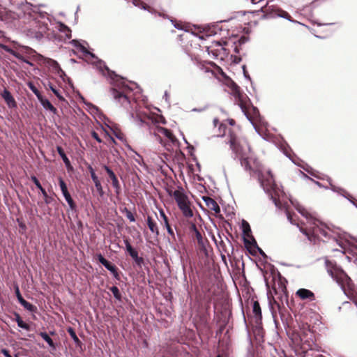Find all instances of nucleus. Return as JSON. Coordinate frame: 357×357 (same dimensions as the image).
Returning <instances> with one entry per match:
<instances>
[{
  "mask_svg": "<svg viewBox=\"0 0 357 357\" xmlns=\"http://www.w3.org/2000/svg\"><path fill=\"white\" fill-rule=\"evenodd\" d=\"M40 192L42 193L44 197L45 204H50L53 201V198L47 195L45 189L43 190Z\"/></svg>",
  "mask_w": 357,
  "mask_h": 357,
  "instance_id": "nucleus-46",
  "label": "nucleus"
},
{
  "mask_svg": "<svg viewBox=\"0 0 357 357\" xmlns=\"http://www.w3.org/2000/svg\"><path fill=\"white\" fill-rule=\"evenodd\" d=\"M268 1H266V6H267L266 7L265 9L264 8L263 6L261 7L260 10L262 13H264L263 17L272 18V17H280L287 19V20H289L291 22L298 23V24H301V23L298 22V21L292 20L291 16L289 15V14L288 13H287L286 11H284L281 9L275 8L273 6H268ZM302 25H304V24H302Z\"/></svg>",
  "mask_w": 357,
  "mask_h": 357,
  "instance_id": "nucleus-10",
  "label": "nucleus"
},
{
  "mask_svg": "<svg viewBox=\"0 0 357 357\" xmlns=\"http://www.w3.org/2000/svg\"><path fill=\"white\" fill-rule=\"evenodd\" d=\"M313 224L314 227L312 231H308L302 227L299 228L300 231L303 233L310 242L315 244L319 238V235H321L326 238H331L329 229L325 224L319 220H315Z\"/></svg>",
  "mask_w": 357,
  "mask_h": 357,
  "instance_id": "nucleus-6",
  "label": "nucleus"
},
{
  "mask_svg": "<svg viewBox=\"0 0 357 357\" xmlns=\"http://www.w3.org/2000/svg\"><path fill=\"white\" fill-rule=\"evenodd\" d=\"M243 240L248 250H254V244L252 243V241L255 239L252 235L250 236H243Z\"/></svg>",
  "mask_w": 357,
  "mask_h": 357,
  "instance_id": "nucleus-36",
  "label": "nucleus"
},
{
  "mask_svg": "<svg viewBox=\"0 0 357 357\" xmlns=\"http://www.w3.org/2000/svg\"><path fill=\"white\" fill-rule=\"evenodd\" d=\"M1 354L5 356V357H12V356L10 355V351L8 349H1Z\"/></svg>",
  "mask_w": 357,
  "mask_h": 357,
  "instance_id": "nucleus-64",
  "label": "nucleus"
},
{
  "mask_svg": "<svg viewBox=\"0 0 357 357\" xmlns=\"http://www.w3.org/2000/svg\"><path fill=\"white\" fill-rule=\"evenodd\" d=\"M70 44L77 48L80 52L82 47H85L79 40L74 39L70 41Z\"/></svg>",
  "mask_w": 357,
  "mask_h": 357,
  "instance_id": "nucleus-52",
  "label": "nucleus"
},
{
  "mask_svg": "<svg viewBox=\"0 0 357 357\" xmlns=\"http://www.w3.org/2000/svg\"><path fill=\"white\" fill-rule=\"evenodd\" d=\"M325 266L330 276L336 281L340 286L344 294L353 302L357 307V289L354 288V284L351 279L347 275L344 270L337 265L336 262L325 259Z\"/></svg>",
  "mask_w": 357,
  "mask_h": 357,
  "instance_id": "nucleus-2",
  "label": "nucleus"
},
{
  "mask_svg": "<svg viewBox=\"0 0 357 357\" xmlns=\"http://www.w3.org/2000/svg\"><path fill=\"white\" fill-rule=\"evenodd\" d=\"M146 223L150 231L158 236L159 235V230L157 224L151 216L147 217Z\"/></svg>",
  "mask_w": 357,
  "mask_h": 357,
  "instance_id": "nucleus-32",
  "label": "nucleus"
},
{
  "mask_svg": "<svg viewBox=\"0 0 357 357\" xmlns=\"http://www.w3.org/2000/svg\"><path fill=\"white\" fill-rule=\"evenodd\" d=\"M31 180L33 181V183L35 184L36 187L41 192L45 188H43L41 183H40L39 180L35 175H31L30 177Z\"/></svg>",
  "mask_w": 357,
  "mask_h": 357,
  "instance_id": "nucleus-44",
  "label": "nucleus"
},
{
  "mask_svg": "<svg viewBox=\"0 0 357 357\" xmlns=\"http://www.w3.org/2000/svg\"><path fill=\"white\" fill-rule=\"evenodd\" d=\"M67 332L68 333L70 337L73 339L74 343L75 344L77 347L82 348L83 344L82 341L78 338L76 335L75 331L72 327H68L67 328Z\"/></svg>",
  "mask_w": 357,
  "mask_h": 357,
  "instance_id": "nucleus-30",
  "label": "nucleus"
},
{
  "mask_svg": "<svg viewBox=\"0 0 357 357\" xmlns=\"http://www.w3.org/2000/svg\"><path fill=\"white\" fill-rule=\"evenodd\" d=\"M59 185L61 190L62 195L65 198V200L68 203L69 208L71 211L76 212L77 209V206L73 199L72 198L68 190L67 185L62 177L58 178Z\"/></svg>",
  "mask_w": 357,
  "mask_h": 357,
  "instance_id": "nucleus-13",
  "label": "nucleus"
},
{
  "mask_svg": "<svg viewBox=\"0 0 357 357\" xmlns=\"http://www.w3.org/2000/svg\"><path fill=\"white\" fill-rule=\"evenodd\" d=\"M56 151H57L58 154L59 155V156L61 157V158L62 159L63 162H66V160H68L69 159L68 158V156L66 155L63 149L61 146H57Z\"/></svg>",
  "mask_w": 357,
  "mask_h": 357,
  "instance_id": "nucleus-43",
  "label": "nucleus"
},
{
  "mask_svg": "<svg viewBox=\"0 0 357 357\" xmlns=\"http://www.w3.org/2000/svg\"><path fill=\"white\" fill-rule=\"evenodd\" d=\"M92 181L94 183L95 187H96V190L98 192L99 195L100 197H102L104 195L105 192L103 191L102 184L98 178V177L93 179Z\"/></svg>",
  "mask_w": 357,
  "mask_h": 357,
  "instance_id": "nucleus-38",
  "label": "nucleus"
},
{
  "mask_svg": "<svg viewBox=\"0 0 357 357\" xmlns=\"http://www.w3.org/2000/svg\"><path fill=\"white\" fill-rule=\"evenodd\" d=\"M111 130L112 131L113 134L114 135V136L118 139H119L120 141H123L125 139L124 138V135L121 132V131H119V130H114L112 128H111Z\"/></svg>",
  "mask_w": 357,
  "mask_h": 357,
  "instance_id": "nucleus-50",
  "label": "nucleus"
},
{
  "mask_svg": "<svg viewBox=\"0 0 357 357\" xmlns=\"http://www.w3.org/2000/svg\"><path fill=\"white\" fill-rule=\"evenodd\" d=\"M229 137V143L232 152L235 155L234 159H238L241 165L245 171H251L252 167L248 158V153L250 151V146L246 142H244V144H241L238 138L232 133H230Z\"/></svg>",
  "mask_w": 357,
  "mask_h": 357,
  "instance_id": "nucleus-4",
  "label": "nucleus"
},
{
  "mask_svg": "<svg viewBox=\"0 0 357 357\" xmlns=\"http://www.w3.org/2000/svg\"><path fill=\"white\" fill-rule=\"evenodd\" d=\"M41 104V105L43 107V108L46 110H49L52 112L53 114H56L57 109L55 107L53 106V105L51 103V102L44 98L43 96L38 99Z\"/></svg>",
  "mask_w": 357,
  "mask_h": 357,
  "instance_id": "nucleus-26",
  "label": "nucleus"
},
{
  "mask_svg": "<svg viewBox=\"0 0 357 357\" xmlns=\"http://www.w3.org/2000/svg\"><path fill=\"white\" fill-rule=\"evenodd\" d=\"M96 257L98 262L108 270L116 280H120L119 269L115 264L105 259L101 253L96 254Z\"/></svg>",
  "mask_w": 357,
  "mask_h": 357,
  "instance_id": "nucleus-12",
  "label": "nucleus"
},
{
  "mask_svg": "<svg viewBox=\"0 0 357 357\" xmlns=\"http://www.w3.org/2000/svg\"><path fill=\"white\" fill-rule=\"evenodd\" d=\"M252 243L254 244V250H248V252L252 255L255 256L257 252H258L264 259L268 258V256L263 251V250L258 246L256 240H253Z\"/></svg>",
  "mask_w": 357,
  "mask_h": 357,
  "instance_id": "nucleus-31",
  "label": "nucleus"
},
{
  "mask_svg": "<svg viewBox=\"0 0 357 357\" xmlns=\"http://www.w3.org/2000/svg\"><path fill=\"white\" fill-rule=\"evenodd\" d=\"M1 95L9 107H17V102L15 98H13L11 93L6 88H4Z\"/></svg>",
  "mask_w": 357,
  "mask_h": 357,
  "instance_id": "nucleus-22",
  "label": "nucleus"
},
{
  "mask_svg": "<svg viewBox=\"0 0 357 357\" xmlns=\"http://www.w3.org/2000/svg\"><path fill=\"white\" fill-rule=\"evenodd\" d=\"M272 315H273V320H274V323H275V327L278 328L279 327L280 323H279V321L278 319L277 314L272 312Z\"/></svg>",
  "mask_w": 357,
  "mask_h": 357,
  "instance_id": "nucleus-63",
  "label": "nucleus"
},
{
  "mask_svg": "<svg viewBox=\"0 0 357 357\" xmlns=\"http://www.w3.org/2000/svg\"><path fill=\"white\" fill-rule=\"evenodd\" d=\"M0 48L3 49L4 51H6L8 53H10L13 56L17 58V59L22 61V62L28 64L30 66H33V63L29 61L27 59H26L23 55H22L20 53L17 52V51H15L11 47H8L6 45H4L1 43H0Z\"/></svg>",
  "mask_w": 357,
  "mask_h": 357,
  "instance_id": "nucleus-19",
  "label": "nucleus"
},
{
  "mask_svg": "<svg viewBox=\"0 0 357 357\" xmlns=\"http://www.w3.org/2000/svg\"><path fill=\"white\" fill-rule=\"evenodd\" d=\"M123 242L126 246V252L134 261V266L138 268H142L145 266V261L144 258L139 256L138 251L131 245L128 238L124 239Z\"/></svg>",
  "mask_w": 357,
  "mask_h": 357,
  "instance_id": "nucleus-11",
  "label": "nucleus"
},
{
  "mask_svg": "<svg viewBox=\"0 0 357 357\" xmlns=\"http://www.w3.org/2000/svg\"><path fill=\"white\" fill-rule=\"evenodd\" d=\"M12 43L13 44V49L15 51H17V52L20 53L22 55L26 54L30 56H34L36 54H38L34 50L28 46L20 45L19 43L16 41H12Z\"/></svg>",
  "mask_w": 357,
  "mask_h": 357,
  "instance_id": "nucleus-18",
  "label": "nucleus"
},
{
  "mask_svg": "<svg viewBox=\"0 0 357 357\" xmlns=\"http://www.w3.org/2000/svg\"><path fill=\"white\" fill-rule=\"evenodd\" d=\"M81 52L84 55H89L91 58L96 59L95 63L96 68L102 75H107L113 82L112 84L116 86L111 89L114 99L121 102L122 105H124L125 103L127 105L130 104L129 93L133 91L135 88L129 86L126 82L124 77L110 70L102 60L98 59L95 54L90 52L86 47H82ZM130 83L135 85V89L137 90L136 93H140L142 91L141 88L137 83L134 82H130Z\"/></svg>",
  "mask_w": 357,
  "mask_h": 357,
  "instance_id": "nucleus-1",
  "label": "nucleus"
},
{
  "mask_svg": "<svg viewBox=\"0 0 357 357\" xmlns=\"http://www.w3.org/2000/svg\"><path fill=\"white\" fill-rule=\"evenodd\" d=\"M241 229L243 232V236H250L252 235V231L249 223L243 220L241 222Z\"/></svg>",
  "mask_w": 357,
  "mask_h": 357,
  "instance_id": "nucleus-35",
  "label": "nucleus"
},
{
  "mask_svg": "<svg viewBox=\"0 0 357 357\" xmlns=\"http://www.w3.org/2000/svg\"><path fill=\"white\" fill-rule=\"evenodd\" d=\"M167 193L169 195L174 197L185 217L192 218L193 216V211L190 208V203L183 188H178V190L174 191L167 190Z\"/></svg>",
  "mask_w": 357,
  "mask_h": 357,
  "instance_id": "nucleus-5",
  "label": "nucleus"
},
{
  "mask_svg": "<svg viewBox=\"0 0 357 357\" xmlns=\"http://www.w3.org/2000/svg\"><path fill=\"white\" fill-rule=\"evenodd\" d=\"M123 211L126 213V218L130 221V222H135V218L132 213L126 207L124 208Z\"/></svg>",
  "mask_w": 357,
  "mask_h": 357,
  "instance_id": "nucleus-48",
  "label": "nucleus"
},
{
  "mask_svg": "<svg viewBox=\"0 0 357 357\" xmlns=\"http://www.w3.org/2000/svg\"><path fill=\"white\" fill-rule=\"evenodd\" d=\"M296 296H298L301 299L305 300L308 299L309 301L314 300V294L307 289L301 288L297 290L296 293Z\"/></svg>",
  "mask_w": 357,
  "mask_h": 357,
  "instance_id": "nucleus-24",
  "label": "nucleus"
},
{
  "mask_svg": "<svg viewBox=\"0 0 357 357\" xmlns=\"http://www.w3.org/2000/svg\"><path fill=\"white\" fill-rule=\"evenodd\" d=\"M230 87L233 91L234 96L238 100V102H243V94L241 91V88L239 87V86L234 82H232Z\"/></svg>",
  "mask_w": 357,
  "mask_h": 357,
  "instance_id": "nucleus-27",
  "label": "nucleus"
},
{
  "mask_svg": "<svg viewBox=\"0 0 357 357\" xmlns=\"http://www.w3.org/2000/svg\"><path fill=\"white\" fill-rule=\"evenodd\" d=\"M46 65L51 68L54 73H56L61 68L59 63L52 59L47 58L45 59Z\"/></svg>",
  "mask_w": 357,
  "mask_h": 357,
  "instance_id": "nucleus-33",
  "label": "nucleus"
},
{
  "mask_svg": "<svg viewBox=\"0 0 357 357\" xmlns=\"http://www.w3.org/2000/svg\"><path fill=\"white\" fill-rule=\"evenodd\" d=\"M242 70H243V73L244 77L246 79H248V81H250V83H251L252 86H253V82L252 81L251 77L250 76L248 72L247 71V68H246V66L245 65H243L242 66ZM252 88L254 89V87H252Z\"/></svg>",
  "mask_w": 357,
  "mask_h": 357,
  "instance_id": "nucleus-49",
  "label": "nucleus"
},
{
  "mask_svg": "<svg viewBox=\"0 0 357 357\" xmlns=\"http://www.w3.org/2000/svg\"><path fill=\"white\" fill-rule=\"evenodd\" d=\"M208 108V106H204L203 107H200V108H193L191 111L192 112H202L204 111H205L206 109Z\"/></svg>",
  "mask_w": 357,
  "mask_h": 357,
  "instance_id": "nucleus-62",
  "label": "nucleus"
},
{
  "mask_svg": "<svg viewBox=\"0 0 357 357\" xmlns=\"http://www.w3.org/2000/svg\"><path fill=\"white\" fill-rule=\"evenodd\" d=\"M286 215H287V220H289V222L291 224L298 226V225L296 222V221L293 218L291 213L287 208H286Z\"/></svg>",
  "mask_w": 357,
  "mask_h": 357,
  "instance_id": "nucleus-55",
  "label": "nucleus"
},
{
  "mask_svg": "<svg viewBox=\"0 0 357 357\" xmlns=\"http://www.w3.org/2000/svg\"><path fill=\"white\" fill-rule=\"evenodd\" d=\"M28 86H29L30 90L36 95V96L37 97L38 99L42 96V94L40 93V92L34 86V84L33 83H31V82L29 83Z\"/></svg>",
  "mask_w": 357,
  "mask_h": 357,
  "instance_id": "nucleus-45",
  "label": "nucleus"
},
{
  "mask_svg": "<svg viewBox=\"0 0 357 357\" xmlns=\"http://www.w3.org/2000/svg\"><path fill=\"white\" fill-rule=\"evenodd\" d=\"M139 120L141 122L142 125L146 124L148 126L149 129L150 130V133L153 135L156 140L158 141L160 144H162V139L160 137V134H162L163 135H165L173 144L178 141L176 137L174 136V135L170 130L166 128L159 126L158 125H151L149 124V123L146 122V121L140 116H139Z\"/></svg>",
  "mask_w": 357,
  "mask_h": 357,
  "instance_id": "nucleus-7",
  "label": "nucleus"
},
{
  "mask_svg": "<svg viewBox=\"0 0 357 357\" xmlns=\"http://www.w3.org/2000/svg\"><path fill=\"white\" fill-rule=\"evenodd\" d=\"M159 123L166 124V120L165 117L162 115L159 116L157 119H151V125H157Z\"/></svg>",
  "mask_w": 357,
  "mask_h": 357,
  "instance_id": "nucleus-47",
  "label": "nucleus"
},
{
  "mask_svg": "<svg viewBox=\"0 0 357 357\" xmlns=\"http://www.w3.org/2000/svg\"><path fill=\"white\" fill-rule=\"evenodd\" d=\"M231 59L234 64H238L242 61L241 56L236 55H231Z\"/></svg>",
  "mask_w": 357,
  "mask_h": 357,
  "instance_id": "nucleus-58",
  "label": "nucleus"
},
{
  "mask_svg": "<svg viewBox=\"0 0 357 357\" xmlns=\"http://www.w3.org/2000/svg\"><path fill=\"white\" fill-rule=\"evenodd\" d=\"M39 335L43 338L44 341H45L51 350L53 351H56V344L54 342L52 339L49 336V335L46 332H40Z\"/></svg>",
  "mask_w": 357,
  "mask_h": 357,
  "instance_id": "nucleus-28",
  "label": "nucleus"
},
{
  "mask_svg": "<svg viewBox=\"0 0 357 357\" xmlns=\"http://www.w3.org/2000/svg\"><path fill=\"white\" fill-rule=\"evenodd\" d=\"M252 321H262L261 309L257 301H252Z\"/></svg>",
  "mask_w": 357,
  "mask_h": 357,
  "instance_id": "nucleus-21",
  "label": "nucleus"
},
{
  "mask_svg": "<svg viewBox=\"0 0 357 357\" xmlns=\"http://www.w3.org/2000/svg\"><path fill=\"white\" fill-rule=\"evenodd\" d=\"M84 103L87 107V110L93 115L100 116L102 115L100 109L93 104L84 101Z\"/></svg>",
  "mask_w": 357,
  "mask_h": 357,
  "instance_id": "nucleus-34",
  "label": "nucleus"
},
{
  "mask_svg": "<svg viewBox=\"0 0 357 357\" xmlns=\"http://www.w3.org/2000/svg\"><path fill=\"white\" fill-rule=\"evenodd\" d=\"M109 290L113 294V296H114V297L115 298L116 300H117V301H119L120 302L122 301V298H123L122 294L120 292L119 289L116 286L111 287L109 288Z\"/></svg>",
  "mask_w": 357,
  "mask_h": 357,
  "instance_id": "nucleus-37",
  "label": "nucleus"
},
{
  "mask_svg": "<svg viewBox=\"0 0 357 357\" xmlns=\"http://www.w3.org/2000/svg\"><path fill=\"white\" fill-rule=\"evenodd\" d=\"M18 327L22 328V329H24L27 331H29L31 330V326L26 324V322H24L22 319L19 321L18 323H17Z\"/></svg>",
  "mask_w": 357,
  "mask_h": 357,
  "instance_id": "nucleus-51",
  "label": "nucleus"
},
{
  "mask_svg": "<svg viewBox=\"0 0 357 357\" xmlns=\"http://www.w3.org/2000/svg\"><path fill=\"white\" fill-rule=\"evenodd\" d=\"M190 230H191L192 231H193V232H194L195 235H196V234H197V232H200V231H199V229H197V226H196V225H195V223H192H192L190 224Z\"/></svg>",
  "mask_w": 357,
  "mask_h": 357,
  "instance_id": "nucleus-61",
  "label": "nucleus"
},
{
  "mask_svg": "<svg viewBox=\"0 0 357 357\" xmlns=\"http://www.w3.org/2000/svg\"><path fill=\"white\" fill-rule=\"evenodd\" d=\"M14 291H15V294L17 297V299L20 303H21L23 301L25 300L21 294V292H20V288H19V286L17 284H15L14 285Z\"/></svg>",
  "mask_w": 357,
  "mask_h": 357,
  "instance_id": "nucleus-42",
  "label": "nucleus"
},
{
  "mask_svg": "<svg viewBox=\"0 0 357 357\" xmlns=\"http://www.w3.org/2000/svg\"><path fill=\"white\" fill-rule=\"evenodd\" d=\"M160 215L161 218L163 220L164 226L165 227H167V226H169L170 224L169 222V219H168L167 216L165 215V212L163 211H160Z\"/></svg>",
  "mask_w": 357,
  "mask_h": 357,
  "instance_id": "nucleus-53",
  "label": "nucleus"
},
{
  "mask_svg": "<svg viewBox=\"0 0 357 357\" xmlns=\"http://www.w3.org/2000/svg\"><path fill=\"white\" fill-rule=\"evenodd\" d=\"M252 332L257 341L259 342L264 341L265 331L262 326V321H252Z\"/></svg>",
  "mask_w": 357,
  "mask_h": 357,
  "instance_id": "nucleus-16",
  "label": "nucleus"
},
{
  "mask_svg": "<svg viewBox=\"0 0 357 357\" xmlns=\"http://www.w3.org/2000/svg\"><path fill=\"white\" fill-rule=\"evenodd\" d=\"M290 202L291 203L295 206L296 209L298 211V212L299 213H301L303 216L305 217V218H308L307 216V212L305 211V209L300 206L298 204V203H296V205L294 204V202H293V200L290 199Z\"/></svg>",
  "mask_w": 357,
  "mask_h": 357,
  "instance_id": "nucleus-41",
  "label": "nucleus"
},
{
  "mask_svg": "<svg viewBox=\"0 0 357 357\" xmlns=\"http://www.w3.org/2000/svg\"><path fill=\"white\" fill-rule=\"evenodd\" d=\"M20 305L31 312H33L36 310V307L26 300L23 301Z\"/></svg>",
  "mask_w": 357,
  "mask_h": 357,
  "instance_id": "nucleus-39",
  "label": "nucleus"
},
{
  "mask_svg": "<svg viewBox=\"0 0 357 357\" xmlns=\"http://www.w3.org/2000/svg\"><path fill=\"white\" fill-rule=\"evenodd\" d=\"M165 228L167 229L168 234L172 237V240L176 241V236H175L174 231L173 229L172 228L171 225L167 226Z\"/></svg>",
  "mask_w": 357,
  "mask_h": 357,
  "instance_id": "nucleus-57",
  "label": "nucleus"
},
{
  "mask_svg": "<svg viewBox=\"0 0 357 357\" xmlns=\"http://www.w3.org/2000/svg\"><path fill=\"white\" fill-rule=\"evenodd\" d=\"M249 40V38L248 37H246L245 36H241L236 42V44H238L239 46L245 44V43H247Z\"/></svg>",
  "mask_w": 357,
  "mask_h": 357,
  "instance_id": "nucleus-56",
  "label": "nucleus"
},
{
  "mask_svg": "<svg viewBox=\"0 0 357 357\" xmlns=\"http://www.w3.org/2000/svg\"><path fill=\"white\" fill-rule=\"evenodd\" d=\"M267 173L268 176L266 178H264V174L261 172H259L258 180L260 185L265 193L269 197L270 199L273 201L275 206L279 209H282L284 206L277 198V196L279 195L278 192L280 191V189L275 183L271 171L268 170Z\"/></svg>",
  "mask_w": 357,
  "mask_h": 357,
  "instance_id": "nucleus-3",
  "label": "nucleus"
},
{
  "mask_svg": "<svg viewBox=\"0 0 357 357\" xmlns=\"http://www.w3.org/2000/svg\"><path fill=\"white\" fill-rule=\"evenodd\" d=\"M43 85L46 89H49L56 96V97L61 101L65 100V98L61 95V91L49 80L47 79L43 82Z\"/></svg>",
  "mask_w": 357,
  "mask_h": 357,
  "instance_id": "nucleus-25",
  "label": "nucleus"
},
{
  "mask_svg": "<svg viewBox=\"0 0 357 357\" xmlns=\"http://www.w3.org/2000/svg\"><path fill=\"white\" fill-rule=\"evenodd\" d=\"M87 169L91 174V179H94L98 178V176L96 175L94 169L90 164H87Z\"/></svg>",
  "mask_w": 357,
  "mask_h": 357,
  "instance_id": "nucleus-54",
  "label": "nucleus"
},
{
  "mask_svg": "<svg viewBox=\"0 0 357 357\" xmlns=\"http://www.w3.org/2000/svg\"><path fill=\"white\" fill-rule=\"evenodd\" d=\"M202 200L205 202L206 205L215 213L218 214L220 213V207L213 199L208 196H203Z\"/></svg>",
  "mask_w": 357,
  "mask_h": 357,
  "instance_id": "nucleus-23",
  "label": "nucleus"
},
{
  "mask_svg": "<svg viewBox=\"0 0 357 357\" xmlns=\"http://www.w3.org/2000/svg\"><path fill=\"white\" fill-rule=\"evenodd\" d=\"M195 236L197 241L199 250L202 253H203L206 257H208V252L206 248V245L208 243V239H204L201 232H197V234L195 235Z\"/></svg>",
  "mask_w": 357,
  "mask_h": 357,
  "instance_id": "nucleus-20",
  "label": "nucleus"
},
{
  "mask_svg": "<svg viewBox=\"0 0 357 357\" xmlns=\"http://www.w3.org/2000/svg\"><path fill=\"white\" fill-rule=\"evenodd\" d=\"M56 74L58 75L63 82L67 81L70 85L73 86L72 80L70 77H67L66 73L61 68L59 69V70Z\"/></svg>",
  "mask_w": 357,
  "mask_h": 357,
  "instance_id": "nucleus-40",
  "label": "nucleus"
},
{
  "mask_svg": "<svg viewBox=\"0 0 357 357\" xmlns=\"http://www.w3.org/2000/svg\"><path fill=\"white\" fill-rule=\"evenodd\" d=\"M271 273L273 277V280H274V287L273 290L275 294H278V291H280V296L284 295L286 297L287 296V279L283 277L279 271L273 267L271 269Z\"/></svg>",
  "mask_w": 357,
  "mask_h": 357,
  "instance_id": "nucleus-9",
  "label": "nucleus"
},
{
  "mask_svg": "<svg viewBox=\"0 0 357 357\" xmlns=\"http://www.w3.org/2000/svg\"><path fill=\"white\" fill-rule=\"evenodd\" d=\"M280 149L286 157H287L292 162L296 164V162L294 161V158H292L291 155L289 153V151H291V149L286 142H284L280 144Z\"/></svg>",
  "mask_w": 357,
  "mask_h": 357,
  "instance_id": "nucleus-29",
  "label": "nucleus"
},
{
  "mask_svg": "<svg viewBox=\"0 0 357 357\" xmlns=\"http://www.w3.org/2000/svg\"><path fill=\"white\" fill-rule=\"evenodd\" d=\"M91 137L96 139L98 143H102V140L99 137L98 134L96 131H92L91 132Z\"/></svg>",
  "mask_w": 357,
  "mask_h": 357,
  "instance_id": "nucleus-60",
  "label": "nucleus"
},
{
  "mask_svg": "<svg viewBox=\"0 0 357 357\" xmlns=\"http://www.w3.org/2000/svg\"><path fill=\"white\" fill-rule=\"evenodd\" d=\"M328 181L329 182L330 189L332 191L338 193L339 195L346 198L357 208V202L352 197V196L349 193H348L344 189L333 185L330 178H328Z\"/></svg>",
  "mask_w": 357,
  "mask_h": 357,
  "instance_id": "nucleus-15",
  "label": "nucleus"
},
{
  "mask_svg": "<svg viewBox=\"0 0 357 357\" xmlns=\"http://www.w3.org/2000/svg\"><path fill=\"white\" fill-rule=\"evenodd\" d=\"M278 312L281 322L285 329L290 327L292 322V318L289 313L288 310L284 307H281L278 305Z\"/></svg>",
  "mask_w": 357,
  "mask_h": 357,
  "instance_id": "nucleus-17",
  "label": "nucleus"
},
{
  "mask_svg": "<svg viewBox=\"0 0 357 357\" xmlns=\"http://www.w3.org/2000/svg\"><path fill=\"white\" fill-rule=\"evenodd\" d=\"M238 105H239L242 112L245 116L246 119L250 121V123L253 126V128L255 130L256 132L259 135L262 137V135H261V134L260 132L259 128H258V126L255 123V121H259L261 119V114H260L259 109L257 107L254 106L252 104V102H250V112L248 110V109L245 106L243 102H239Z\"/></svg>",
  "mask_w": 357,
  "mask_h": 357,
  "instance_id": "nucleus-8",
  "label": "nucleus"
},
{
  "mask_svg": "<svg viewBox=\"0 0 357 357\" xmlns=\"http://www.w3.org/2000/svg\"><path fill=\"white\" fill-rule=\"evenodd\" d=\"M102 167L105 170L109 178L112 180V184L114 188L115 193L119 195L121 192V188L116 175L108 165H102Z\"/></svg>",
  "mask_w": 357,
  "mask_h": 357,
  "instance_id": "nucleus-14",
  "label": "nucleus"
},
{
  "mask_svg": "<svg viewBox=\"0 0 357 357\" xmlns=\"http://www.w3.org/2000/svg\"><path fill=\"white\" fill-rule=\"evenodd\" d=\"M303 169L307 172L308 174H310V175L316 177V178H321L319 176H317L314 172V170L312 169V167H303Z\"/></svg>",
  "mask_w": 357,
  "mask_h": 357,
  "instance_id": "nucleus-59",
  "label": "nucleus"
}]
</instances>
